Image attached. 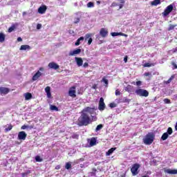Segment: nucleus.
Masks as SVG:
<instances>
[{
	"label": "nucleus",
	"mask_w": 177,
	"mask_h": 177,
	"mask_svg": "<svg viewBox=\"0 0 177 177\" xmlns=\"http://www.w3.org/2000/svg\"><path fill=\"white\" fill-rule=\"evenodd\" d=\"M80 138V135L75 133H73L72 136L70 137V139H78Z\"/></svg>",
	"instance_id": "obj_30"
},
{
	"label": "nucleus",
	"mask_w": 177,
	"mask_h": 177,
	"mask_svg": "<svg viewBox=\"0 0 177 177\" xmlns=\"http://www.w3.org/2000/svg\"><path fill=\"white\" fill-rule=\"evenodd\" d=\"M117 105L115 103H110L109 104V107H111V109H114V107H116Z\"/></svg>",
	"instance_id": "obj_48"
},
{
	"label": "nucleus",
	"mask_w": 177,
	"mask_h": 177,
	"mask_svg": "<svg viewBox=\"0 0 177 177\" xmlns=\"http://www.w3.org/2000/svg\"><path fill=\"white\" fill-rule=\"evenodd\" d=\"M119 1L120 3H122L119 5V9H122V8H124V3H125V0H119Z\"/></svg>",
	"instance_id": "obj_34"
},
{
	"label": "nucleus",
	"mask_w": 177,
	"mask_h": 177,
	"mask_svg": "<svg viewBox=\"0 0 177 177\" xmlns=\"http://www.w3.org/2000/svg\"><path fill=\"white\" fill-rule=\"evenodd\" d=\"M44 68L41 67L39 68V71L32 76V81H37L39 77L42 75L41 71H44Z\"/></svg>",
	"instance_id": "obj_6"
},
{
	"label": "nucleus",
	"mask_w": 177,
	"mask_h": 177,
	"mask_svg": "<svg viewBox=\"0 0 177 177\" xmlns=\"http://www.w3.org/2000/svg\"><path fill=\"white\" fill-rule=\"evenodd\" d=\"M91 37H92V34L91 33H87L85 35V37H84L85 41H88V45H91V44H92V41H93Z\"/></svg>",
	"instance_id": "obj_13"
},
{
	"label": "nucleus",
	"mask_w": 177,
	"mask_h": 177,
	"mask_svg": "<svg viewBox=\"0 0 177 177\" xmlns=\"http://www.w3.org/2000/svg\"><path fill=\"white\" fill-rule=\"evenodd\" d=\"M130 102H131V100H129L127 97L119 99L120 103H129Z\"/></svg>",
	"instance_id": "obj_22"
},
{
	"label": "nucleus",
	"mask_w": 177,
	"mask_h": 177,
	"mask_svg": "<svg viewBox=\"0 0 177 177\" xmlns=\"http://www.w3.org/2000/svg\"><path fill=\"white\" fill-rule=\"evenodd\" d=\"M175 27H176V25L170 24L168 28V31H171V30H174L175 28Z\"/></svg>",
	"instance_id": "obj_42"
},
{
	"label": "nucleus",
	"mask_w": 177,
	"mask_h": 177,
	"mask_svg": "<svg viewBox=\"0 0 177 177\" xmlns=\"http://www.w3.org/2000/svg\"><path fill=\"white\" fill-rule=\"evenodd\" d=\"M111 35H112V37H118V35H120V32H113L111 33Z\"/></svg>",
	"instance_id": "obj_46"
},
{
	"label": "nucleus",
	"mask_w": 177,
	"mask_h": 177,
	"mask_svg": "<svg viewBox=\"0 0 177 177\" xmlns=\"http://www.w3.org/2000/svg\"><path fill=\"white\" fill-rule=\"evenodd\" d=\"M91 110H93V108L87 106V107H86V108L83 110V113H84V112H85V113H91Z\"/></svg>",
	"instance_id": "obj_31"
},
{
	"label": "nucleus",
	"mask_w": 177,
	"mask_h": 177,
	"mask_svg": "<svg viewBox=\"0 0 177 177\" xmlns=\"http://www.w3.org/2000/svg\"><path fill=\"white\" fill-rule=\"evenodd\" d=\"M47 9H48V7H46V6L45 5L41 6L38 8V13H39L40 15H44V13L46 12Z\"/></svg>",
	"instance_id": "obj_14"
},
{
	"label": "nucleus",
	"mask_w": 177,
	"mask_h": 177,
	"mask_svg": "<svg viewBox=\"0 0 177 177\" xmlns=\"http://www.w3.org/2000/svg\"><path fill=\"white\" fill-rule=\"evenodd\" d=\"M31 174V171L28 170L26 172L24 173H21V176L24 177V176H27V175Z\"/></svg>",
	"instance_id": "obj_43"
},
{
	"label": "nucleus",
	"mask_w": 177,
	"mask_h": 177,
	"mask_svg": "<svg viewBox=\"0 0 177 177\" xmlns=\"http://www.w3.org/2000/svg\"><path fill=\"white\" fill-rule=\"evenodd\" d=\"M15 28H16V26L15 25H12L11 27L8 28V32H12V31H15Z\"/></svg>",
	"instance_id": "obj_41"
},
{
	"label": "nucleus",
	"mask_w": 177,
	"mask_h": 177,
	"mask_svg": "<svg viewBox=\"0 0 177 177\" xmlns=\"http://www.w3.org/2000/svg\"><path fill=\"white\" fill-rule=\"evenodd\" d=\"M60 168H62V167L60 166V165H58L55 167V169H60Z\"/></svg>",
	"instance_id": "obj_59"
},
{
	"label": "nucleus",
	"mask_w": 177,
	"mask_h": 177,
	"mask_svg": "<svg viewBox=\"0 0 177 177\" xmlns=\"http://www.w3.org/2000/svg\"><path fill=\"white\" fill-rule=\"evenodd\" d=\"M106 109V104H104V99L103 97L100 98L98 109L100 111H103Z\"/></svg>",
	"instance_id": "obj_7"
},
{
	"label": "nucleus",
	"mask_w": 177,
	"mask_h": 177,
	"mask_svg": "<svg viewBox=\"0 0 177 177\" xmlns=\"http://www.w3.org/2000/svg\"><path fill=\"white\" fill-rule=\"evenodd\" d=\"M10 92V89L8 87H0V95L3 96V95H8Z\"/></svg>",
	"instance_id": "obj_8"
},
{
	"label": "nucleus",
	"mask_w": 177,
	"mask_h": 177,
	"mask_svg": "<svg viewBox=\"0 0 177 177\" xmlns=\"http://www.w3.org/2000/svg\"><path fill=\"white\" fill-rule=\"evenodd\" d=\"M171 64L173 66V70H175L177 68V65L175 64V62H172Z\"/></svg>",
	"instance_id": "obj_52"
},
{
	"label": "nucleus",
	"mask_w": 177,
	"mask_h": 177,
	"mask_svg": "<svg viewBox=\"0 0 177 177\" xmlns=\"http://www.w3.org/2000/svg\"><path fill=\"white\" fill-rule=\"evenodd\" d=\"M100 3H101L100 1H97V5H100Z\"/></svg>",
	"instance_id": "obj_63"
},
{
	"label": "nucleus",
	"mask_w": 177,
	"mask_h": 177,
	"mask_svg": "<svg viewBox=\"0 0 177 177\" xmlns=\"http://www.w3.org/2000/svg\"><path fill=\"white\" fill-rule=\"evenodd\" d=\"M35 160L37 161V162H42L43 159L41 158V156H37L35 157Z\"/></svg>",
	"instance_id": "obj_36"
},
{
	"label": "nucleus",
	"mask_w": 177,
	"mask_h": 177,
	"mask_svg": "<svg viewBox=\"0 0 177 177\" xmlns=\"http://www.w3.org/2000/svg\"><path fill=\"white\" fill-rule=\"evenodd\" d=\"M175 78V75H171V77L166 82V84H171L172 80Z\"/></svg>",
	"instance_id": "obj_44"
},
{
	"label": "nucleus",
	"mask_w": 177,
	"mask_h": 177,
	"mask_svg": "<svg viewBox=\"0 0 177 177\" xmlns=\"http://www.w3.org/2000/svg\"><path fill=\"white\" fill-rule=\"evenodd\" d=\"M50 110L52 111H59V108L55 105H50Z\"/></svg>",
	"instance_id": "obj_29"
},
{
	"label": "nucleus",
	"mask_w": 177,
	"mask_h": 177,
	"mask_svg": "<svg viewBox=\"0 0 177 177\" xmlns=\"http://www.w3.org/2000/svg\"><path fill=\"white\" fill-rule=\"evenodd\" d=\"M93 6H95V4L92 1H90L87 3V8H93Z\"/></svg>",
	"instance_id": "obj_45"
},
{
	"label": "nucleus",
	"mask_w": 177,
	"mask_h": 177,
	"mask_svg": "<svg viewBox=\"0 0 177 177\" xmlns=\"http://www.w3.org/2000/svg\"><path fill=\"white\" fill-rule=\"evenodd\" d=\"M133 88V86H132L131 85H127L125 88H124V91L126 92H129L131 93L132 92V88Z\"/></svg>",
	"instance_id": "obj_26"
},
{
	"label": "nucleus",
	"mask_w": 177,
	"mask_h": 177,
	"mask_svg": "<svg viewBox=\"0 0 177 177\" xmlns=\"http://www.w3.org/2000/svg\"><path fill=\"white\" fill-rule=\"evenodd\" d=\"M102 128H103V124H98L95 128V132H99V131H100V129H102Z\"/></svg>",
	"instance_id": "obj_33"
},
{
	"label": "nucleus",
	"mask_w": 177,
	"mask_h": 177,
	"mask_svg": "<svg viewBox=\"0 0 177 177\" xmlns=\"http://www.w3.org/2000/svg\"><path fill=\"white\" fill-rule=\"evenodd\" d=\"M163 102L165 104H171V100L168 99V98H165L163 100Z\"/></svg>",
	"instance_id": "obj_39"
},
{
	"label": "nucleus",
	"mask_w": 177,
	"mask_h": 177,
	"mask_svg": "<svg viewBox=\"0 0 177 177\" xmlns=\"http://www.w3.org/2000/svg\"><path fill=\"white\" fill-rule=\"evenodd\" d=\"M75 86H72L68 91V95L71 97H77V95L75 94Z\"/></svg>",
	"instance_id": "obj_10"
},
{
	"label": "nucleus",
	"mask_w": 177,
	"mask_h": 177,
	"mask_svg": "<svg viewBox=\"0 0 177 177\" xmlns=\"http://www.w3.org/2000/svg\"><path fill=\"white\" fill-rule=\"evenodd\" d=\"M153 66H155V64L145 63L143 64V67H151Z\"/></svg>",
	"instance_id": "obj_40"
},
{
	"label": "nucleus",
	"mask_w": 177,
	"mask_h": 177,
	"mask_svg": "<svg viewBox=\"0 0 177 177\" xmlns=\"http://www.w3.org/2000/svg\"><path fill=\"white\" fill-rule=\"evenodd\" d=\"M96 172H97V169H96V168H93L92 171L91 172V176H96Z\"/></svg>",
	"instance_id": "obj_32"
},
{
	"label": "nucleus",
	"mask_w": 177,
	"mask_h": 177,
	"mask_svg": "<svg viewBox=\"0 0 177 177\" xmlns=\"http://www.w3.org/2000/svg\"><path fill=\"white\" fill-rule=\"evenodd\" d=\"M174 131L172 130L171 127H169L167 129V132H166V133H167V135H172Z\"/></svg>",
	"instance_id": "obj_37"
},
{
	"label": "nucleus",
	"mask_w": 177,
	"mask_h": 177,
	"mask_svg": "<svg viewBox=\"0 0 177 177\" xmlns=\"http://www.w3.org/2000/svg\"><path fill=\"white\" fill-rule=\"evenodd\" d=\"M122 37H128V35L125 34V33H122V32H120V35Z\"/></svg>",
	"instance_id": "obj_58"
},
{
	"label": "nucleus",
	"mask_w": 177,
	"mask_h": 177,
	"mask_svg": "<svg viewBox=\"0 0 177 177\" xmlns=\"http://www.w3.org/2000/svg\"><path fill=\"white\" fill-rule=\"evenodd\" d=\"M30 99H32V94H31L30 93H25V100H30Z\"/></svg>",
	"instance_id": "obj_25"
},
{
	"label": "nucleus",
	"mask_w": 177,
	"mask_h": 177,
	"mask_svg": "<svg viewBox=\"0 0 177 177\" xmlns=\"http://www.w3.org/2000/svg\"><path fill=\"white\" fill-rule=\"evenodd\" d=\"M175 129H176V131H177V122H176V125H175Z\"/></svg>",
	"instance_id": "obj_64"
},
{
	"label": "nucleus",
	"mask_w": 177,
	"mask_h": 177,
	"mask_svg": "<svg viewBox=\"0 0 177 177\" xmlns=\"http://www.w3.org/2000/svg\"><path fill=\"white\" fill-rule=\"evenodd\" d=\"M139 168H140V165L139 163H135L132 165L131 172L133 176H136V175L139 174Z\"/></svg>",
	"instance_id": "obj_3"
},
{
	"label": "nucleus",
	"mask_w": 177,
	"mask_h": 177,
	"mask_svg": "<svg viewBox=\"0 0 177 177\" xmlns=\"http://www.w3.org/2000/svg\"><path fill=\"white\" fill-rule=\"evenodd\" d=\"M136 93L138 96H142L144 97H147L149 96V91L142 88H138L136 90Z\"/></svg>",
	"instance_id": "obj_4"
},
{
	"label": "nucleus",
	"mask_w": 177,
	"mask_h": 177,
	"mask_svg": "<svg viewBox=\"0 0 177 177\" xmlns=\"http://www.w3.org/2000/svg\"><path fill=\"white\" fill-rule=\"evenodd\" d=\"M165 172L166 174H170V175H176L177 170L176 169H165Z\"/></svg>",
	"instance_id": "obj_17"
},
{
	"label": "nucleus",
	"mask_w": 177,
	"mask_h": 177,
	"mask_svg": "<svg viewBox=\"0 0 177 177\" xmlns=\"http://www.w3.org/2000/svg\"><path fill=\"white\" fill-rule=\"evenodd\" d=\"M66 169H70L71 168V163L70 162H68L65 165Z\"/></svg>",
	"instance_id": "obj_38"
},
{
	"label": "nucleus",
	"mask_w": 177,
	"mask_h": 177,
	"mask_svg": "<svg viewBox=\"0 0 177 177\" xmlns=\"http://www.w3.org/2000/svg\"><path fill=\"white\" fill-rule=\"evenodd\" d=\"M48 67L49 68H53V70H57L60 66L55 62H52L48 64Z\"/></svg>",
	"instance_id": "obj_12"
},
{
	"label": "nucleus",
	"mask_w": 177,
	"mask_h": 177,
	"mask_svg": "<svg viewBox=\"0 0 177 177\" xmlns=\"http://www.w3.org/2000/svg\"><path fill=\"white\" fill-rule=\"evenodd\" d=\"M84 37H80L79 39H77L76 42L75 43V46L81 45V41H84Z\"/></svg>",
	"instance_id": "obj_23"
},
{
	"label": "nucleus",
	"mask_w": 177,
	"mask_h": 177,
	"mask_svg": "<svg viewBox=\"0 0 177 177\" xmlns=\"http://www.w3.org/2000/svg\"><path fill=\"white\" fill-rule=\"evenodd\" d=\"M20 50H30L31 49V47L29 45H22L20 47Z\"/></svg>",
	"instance_id": "obj_20"
},
{
	"label": "nucleus",
	"mask_w": 177,
	"mask_h": 177,
	"mask_svg": "<svg viewBox=\"0 0 177 177\" xmlns=\"http://www.w3.org/2000/svg\"><path fill=\"white\" fill-rule=\"evenodd\" d=\"M111 8H115V6H118V3L115 2H113L111 5Z\"/></svg>",
	"instance_id": "obj_49"
},
{
	"label": "nucleus",
	"mask_w": 177,
	"mask_h": 177,
	"mask_svg": "<svg viewBox=\"0 0 177 177\" xmlns=\"http://www.w3.org/2000/svg\"><path fill=\"white\" fill-rule=\"evenodd\" d=\"M23 41V39H21V37H18L17 38V41L18 42H21Z\"/></svg>",
	"instance_id": "obj_60"
},
{
	"label": "nucleus",
	"mask_w": 177,
	"mask_h": 177,
	"mask_svg": "<svg viewBox=\"0 0 177 177\" xmlns=\"http://www.w3.org/2000/svg\"><path fill=\"white\" fill-rule=\"evenodd\" d=\"M27 128V126L26 125H23L21 127V129H26Z\"/></svg>",
	"instance_id": "obj_62"
},
{
	"label": "nucleus",
	"mask_w": 177,
	"mask_h": 177,
	"mask_svg": "<svg viewBox=\"0 0 177 177\" xmlns=\"http://www.w3.org/2000/svg\"><path fill=\"white\" fill-rule=\"evenodd\" d=\"M80 53H81V50L80 48H77L76 50L70 51L69 56H75V55H80Z\"/></svg>",
	"instance_id": "obj_16"
},
{
	"label": "nucleus",
	"mask_w": 177,
	"mask_h": 177,
	"mask_svg": "<svg viewBox=\"0 0 177 177\" xmlns=\"http://www.w3.org/2000/svg\"><path fill=\"white\" fill-rule=\"evenodd\" d=\"M75 60L78 66V67H81L84 64V60H82V58L81 57H75Z\"/></svg>",
	"instance_id": "obj_15"
},
{
	"label": "nucleus",
	"mask_w": 177,
	"mask_h": 177,
	"mask_svg": "<svg viewBox=\"0 0 177 177\" xmlns=\"http://www.w3.org/2000/svg\"><path fill=\"white\" fill-rule=\"evenodd\" d=\"M41 27H42V25L41 24H38L37 25V30H41Z\"/></svg>",
	"instance_id": "obj_53"
},
{
	"label": "nucleus",
	"mask_w": 177,
	"mask_h": 177,
	"mask_svg": "<svg viewBox=\"0 0 177 177\" xmlns=\"http://www.w3.org/2000/svg\"><path fill=\"white\" fill-rule=\"evenodd\" d=\"M91 124V118L87 113L82 112L80 118H78L77 125L79 127H86Z\"/></svg>",
	"instance_id": "obj_1"
},
{
	"label": "nucleus",
	"mask_w": 177,
	"mask_h": 177,
	"mask_svg": "<svg viewBox=\"0 0 177 177\" xmlns=\"http://www.w3.org/2000/svg\"><path fill=\"white\" fill-rule=\"evenodd\" d=\"M161 3V0H154L151 2V5L153 6H157V5H160Z\"/></svg>",
	"instance_id": "obj_28"
},
{
	"label": "nucleus",
	"mask_w": 177,
	"mask_h": 177,
	"mask_svg": "<svg viewBox=\"0 0 177 177\" xmlns=\"http://www.w3.org/2000/svg\"><path fill=\"white\" fill-rule=\"evenodd\" d=\"M96 140H97L96 138L95 137H93L91 138L89 145L91 147L93 146H96Z\"/></svg>",
	"instance_id": "obj_19"
},
{
	"label": "nucleus",
	"mask_w": 177,
	"mask_h": 177,
	"mask_svg": "<svg viewBox=\"0 0 177 177\" xmlns=\"http://www.w3.org/2000/svg\"><path fill=\"white\" fill-rule=\"evenodd\" d=\"M100 35L102 36V38H106L107 35H109V30L105 28H102L100 30Z\"/></svg>",
	"instance_id": "obj_9"
},
{
	"label": "nucleus",
	"mask_w": 177,
	"mask_h": 177,
	"mask_svg": "<svg viewBox=\"0 0 177 177\" xmlns=\"http://www.w3.org/2000/svg\"><path fill=\"white\" fill-rule=\"evenodd\" d=\"M102 81L104 82L105 85H109V80L106 77H103Z\"/></svg>",
	"instance_id": "obj_47"
},
{
	"label": "nucleus",
	"mask_w": 177,
	"mask_h": 177,
	"mask_svg": "<svg viewBox=\"0 0 177 177\" xmlns=\"http://www.w3.org/2000/svg\"><path fill=\"white\" fill-rule=\"evenodd\" d=\"M5 38H6V36L3 32H0V42L2 44L5 42Z\"/></svg>",
	"instance_id": "obj_24"
},
{
	"label": "nucleus",
	"mask_w": 177,
	"mask_h": 177,
	"mask_svg": "<svg viewBox=\"0 0 177 177\" xmlns=\"http://www.w3.org/2000/svg\"><path fill=\"white\" fill-rule=\"evenodd\" d=\"M13 126L12 124H9L8 128L5 129V132H9V131H12Z\"/></svg>",
	"instance_id": "obj_35"
},
{
	"label": "nucleus",
	"mask_w": 177,
	"mask_h": 177,
	"mask_svg": "<svg viewBox=\"0 0 177 177\" xmlns=\"http://www.w3.org/2000/svg\"><path fill=\"white\" fill-rule=\"evenodd\" d=\"M136 85L137 86H140V85H142V81L139 80L136 82Z\"/></svg>",
	"instance_id": "obj_54"
},
{
	"label": "nucleus",
	"mask_w": 177,
	"mask_h": 177,
	"mask_svg": "<svg viewBox=\"0 0 177 177\" xmlns=\"http://www.w3.org/2000/svg\"><path fill=\"white\" fill-rule=\"evenodd\" d=\"M124 63H127V62H128V56H125L124 57Z\"/></svg>",
	"instance_id": "obj_57"
},
{
	"label": "nucleus",
	"mask_w": 177,
	"mask_h": 177,
	"mask_svg": "<svg viewBox=\"0 0 177 177\" xmlns=\"http://www.w3.org/2000/svg\"><path fill=\"white\" fill-rule=\"evenodd\" d=\"M115 95L116 96H120L121 95V92L118 91V89L115 90Z\"/></svg>",
	"instance_id": "obj_51"
},
{
	"label": "nucleus",
	"mask_w": 177,
	"mask_h": 177,
	"mask_svg": "<svg viewBox=\"0 0 177 177\" xmlns=\"http://www.w3.org/2000/svg\"><path fill=\"white\" fill-rule=\"evenodd\" d=\"M116 147L111 148L110 149L108 150V151L106 152V156H110L114 153L115 150H116Z\"/></svg>",
	"instance_id": "obj_21"
},
{
	"label": "nucleus",
	"mask_w": 177,
	"mask_h": 177,
	"mask_svg": "<svg viewBox=\"0 0 177 177\" xmlns=\"http://www.w3.org/2000/svg\"><path fill=\"white\" fill-rule=\"evenodd\" d=\"M26 138H27V133H26L24 131H20L18 133V139L19 140H26Z\"/></svg>",
	"instance_id": "obj_11"
},
{
	"label": "nucleus",
	"mask_w": 177,
	"mask_h": 177,
	"mask_svg": "<svg viewBox=\"0 0 177 177\" xmlns=\"http://www.w3.org/2000/svg\"><path fill=\"white\" fill-rule=\"evenodd\" d=\"M169 134L168 133H164L161 136L162 140H167L168 139Z\"/></svg>",
	"instance_id": "obj_27"
},
{
	"label": "nucleus",
	"mask_w": 177,
	"mask_h": 177,
	"mask_svg": "<svg viewBox=\"0 0 177 177\" xmlns=\"http://www.w3.org/2000/svg\"><path fill=\"white\" fill-rule=\"evenodd\" d=\"M155 138L156 135H154V133H148L142 139L143 143H145V145L149 146L154 142Z\"/></svg>",
	"instance_id": "obj_2"
},
{
	"label": "nucleus",
	"mask_w": 177,
	"mask_h": 177,
	"mask_svg": "<svg viewBox=\"0 0 177 177\" xmlns=\"http://www.w3.org/2000/svg\"><path fill=\"white\" fill-rule=\"evenodd\" d=\"M144 75L145 77H149V75H151V73H150V72H147V73H144Z\"/></svg>",
	"instance_id": "obj_56"
},
{
	"label": "nucleus",
	"mask_w": 177,
	"mask_h": 177,
	"mask_svg": "<svg viewBox=\"0 0 177 177\" xmlns=\"http://www.w3.org/2000/svg\"><path fill=\"white\" fill-rule=\"evenodd\" d=\"M89 66V64H88V62H85L84 64H83V67L84 68H86V67H88Z\"/></svg>",
	"instance_id": "obj_55"
},
{
	"label": "nucleus",
	"mask_w": 177,
	"mask_h": 177,
	"mask_svg": "<svg viewBox=\"0 0 177 177\" xmlns=\"http://www.w3.org/2000/svg\"><path fill=\"white\" fill-rule=\"evenodd\" d=\"M92 88H93V89H97V84H93Z\"/></svg>",
	"instance_id": "obj_61"
},
{
	"label": "nucleus",
	"mask_w": 177,
	"mask_h": 177,
	"mask_svg": "<svg viewBox=\"0 0 177 177\" xmlns=\"http://www.w3.org/2000/svg\"><path fill=\"white\" fill-rule=\"evenodd\" d=\"M77 23H80V18H75L74 21V24H77Z\"/></svg>",
	"instance_id": "obj_50"
},
{
	"label": "nucleus",
	"mask_w": 177,
	"mask_h": 177,
	"mask_svg": "<svg viewBox=\"0 0 177 177\" xmlns=\"http://www.w3.org/2000/svg\"><path fill=\"white\" fill-rule=\"evenodd\" d=\"M45 92L47 93V97L50 98L52 97V93H50V87L46 86L45 88Z\"/></svg>",
	"instance_id": "obj_18"
},
{
	"label": "nucleus",
	"mask_w": 177,
	"mask_h": 177,
	"mask_svg": "<svg viewBox=\"0 0 177 177\" xmlns=\"http://www.w3.org/2000/svg\"><path fill=\"white\" fill-rule=\"evenodd\" d=\"M172 10H174V6L170 4L165 9L164 12H162V15L164 16V17H167V16H168V15H169Z\"/></svg>",
	"instance_id": "obj_5"
}]
</instances>
